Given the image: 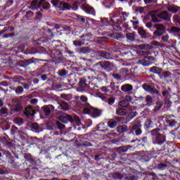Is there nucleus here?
<instances>
[{
	"label": "nucleus",
	"mask_w": 180,
	"mask_h": 180,
	"mask_svg": "<svg viewBox=\"0 0 180 180\" xmlns=\"http://www.w3.org/2000/svg\"><path fill=\"white\" fill-rule=\"evenodd\" d=\"M150 136H152V144L154 146H160L162 148L160 150L162 154H166L168 153V148H165V143H167V136L165 133L162 131V129L157 127L152 129L150 131Z\"/></svg>",
	"instance_id": "nucleus-1"
},
{
	"label": "nucleus",
	"mask_w": 180,
	"mask_h": 180,
	"mask_svg": "<svg viewBox=\"0 0 180 180\" xmlns=\"http://www.w3.org/2000/svg\"><path fill=\"white\" fill-rule=\"evenodd\" d=\"M51 4L55 6L56 11H70L71 8L73 11H77L79 1L75 2V4L72 5V7L68 3L60 1V0H51Z\"/></svg>",
	"instance_id": "nucleus-2"
},
{
	"label": "nucleus",
	"mask_w": 180,
	"mask_h": 180,
	"mask_svg": "<svg viewBox=\"0 0 180 180\" xmlns=\"http://www.w3.org/2000/svg\"><path fill=\"white\" fill-rule=\"evenodd\" d=\"M59 120L61 121L62 123L65 124L68 123V122H70V123H76L77 126H79L81 124V120L79 119V117L77 115L72 117L67 113H63L60 115Z\"/></svg>",
	"instance_id": "nucleus-3"
},
{
	"label": "nucleus",
	"mask_w": 180,
	"mask_h": 180,
	"mask_svg": "<svg viewBox=\"0 0 180 180\" xmlns=\"http://www.w3.org/2000/svg\"><path fill=\"white\" fill-rule=\"evenodd\" d=\"M129 134H135V136H141L143 134V125L140 121H134L129 126Z\"/></svg>",
	"instance_id": "nucleus-4"
},
{
	"label": "nucleus",
	"mask_w": 180,
	"mask_h": 180,
	"mask_svg": "<svg viewBox=\"0 0 180 180\" xmlns=\"http://www.w3.org/2000/svg\"><path fill=\"white\" fill-rule=\"evenodd\" d=\"M54 110H56V108L53 105H44L39 111L40 117L41 119L47 118L54 112Z\"/></svg>",
	"instance_id": "nucleus-5"
},
{
	"label": "nucleus",
	"mask_w": 180,
	"mask_h": 180,
	"mask_svg": "<svg viewBox=\"0 0 180 180\" xmlns=\"http://www.w3.org/2000/svg\"><path fill=\"white\" fill-rule=\"evenodd\" d=\"M84 113H85V115H91L92 117L96 118L102 116V110L88 105L84 108Z\"/></svg>",
	"instance_id": "nucleus-6"
},
{
	"label": "nucleus",
	"mask_w": 180,
	"mask_h": 180,
	"mask_svg": "<svg viewBox=\"0 0 180 180\" xmlns=\"http://www.w3.org/2000/svg\"><path fill=\"white\" fill-rule=\"evenodd\" d=\"M129 148H131V146H122L117 148L116 153H112L109 156L111 161H115L117 155H124V153H127Z\"/></svg>",
	"instance_id": "nucleus-7"
},
{
	"label": "nucleus",
	"mask_w": 180,
	"mask_h": 180,
	"mask_svg": "<svg viewBox=\"0 0 180 180\" xmlns=\"http://www.w3.org/2000/svg\"><path fill=\"white\" fill-rule=\"evenodd\" d=\"M171 18V15L168 14L167 11H162L160 14H153L152 15V20L154 22H158L161 21V19L163 20H168Z\"/></svg>",
	"instance_id": "nucleus-8"
},
{
	"label": "nucleus",
	"mask_w": 180,
	"mask_h": 180,
	"mask_svg": "<svg viewBox=\"0 0 180 180\" xmlns=\"http://www.w3.org/2000/svg\"><path fill=\"white\" fill-rule=\"evenodd\" d=\"M13 112H22L23 110V101L20 98L13 99V104L11 107Z\"/></svg>",
	"instance_id": "nucleus-9"
},
{
	"label": "nucleus",
	"mask_w": 180,
	"mask_h": 180,
	"mask_svg": "<svg viewBox=\"0 0 180 180\" xmlns=\"http://www.w3.org/2000/svg\"><path fill=\"white\" fill-rule=\"evenodd\" d=\"M24 158L26 164H29L27 169H33L36 167V159L30 153H25Z\"/></svg>",
	"instance_id": "nucleus-10"
},
{
	"label": "nucleus",
	"mask_w": 180,
	"mask_h": 180,
	"mask_svg": "<svg viewBox=\"0 0 180 180\" xmlns=\"http://www.w3.org/2000/svg\"><path fill=\"white\" fill-rule=\"evenodd\" d=\"M139 101L143 102V108H150L153 106V103H154V98L150 95H147L146 96H141L139 97Z\"/></svg>",
	"instance_id": "nucleus-11"
},
{
	"label": "nucleus",
	"mask_w": 180,
	"mask_h": 180,
	"mask_svg": "<svg viewBox=\"0 0 180 180\" xmlns=\"http://www.w3.org/2000/svg\"><path fill=\"white\" fill-rule=\"evenodd\" d=\"M119 123H120V117H116L109 120L107 124L110 129H115Z\"/></svg>",
	"instance_id": "nucleus-12"
},
{
	"label": "nucleus",
	"mask_w": 180,
	"mask_h": 180,
	"mask_svg": "<svg viewBox=\"0 0 180 180\" xmlns=\"http://www.w3.org/2000/svg\"><path fill=\"white\" fill-rule=\"evenodd\" d=\"M131 96H127L125 99L119 102V105L122 106V108H129L130 106V102H131Z\"/></svg>",
	"instance_id": "nucleus-13"
},
{
	"label": "nucleus",
	"mask_w": 180,
	"mask_h": 180,
	"mask_svg": "<svg viewBox=\"0 0 180 180\" xmlns=\"http://www.w3.org/2000/svg\"><path fill=\"white\" fill-rule=\"evenodd\" d=\"M129 70L126 68H122L120 70V75H122V77H127L128 78H131V77H134V72H129Z\"/></svg>",
	"instance_id": "nucleus-14"
},
{
	"label": "nucleus",
	"mask_w": 180,
	"mask_h": 180,
	"mask_svg": "<svg viewBox=\"0 0 180 180\" xmlns=\"http://www.w3.org/2000/svg\"><path fill=\"white\" fill-rule=\"evenodd\" d=\"M82 9H83L86 13H89V15H95V9H94L87 4H83Z\"/></svg>",
	"instance_id": "nucleus-15"
},
{
	"label": "nucleus",
	"mask_w": 180,
	"mask_h": 180,
	"mask_svg": "<svg viewBox=\"0 0 180 180\" xmlns=\"http://www.w3.org/2000/svg\"><path fill=\"white\" fill-rule=\"evenodd\" d=\"M24 115L27 117H30V116H34L36 115V110L33 108L32 106H28L25 108V112H24Z\"/></svg>",
	"instance_id": "nucleus-16"
},
{
	"label": "nucleus",
	"mask_w": 180,
	"mask_h": 180,
	"mask_svg": "<svg viewBox=\"0 0 180 180\" xmlns=\"http://www.w3.org/2000/svg\"><path fill=\"white\" fill-rule=\"evenodd\" d=\"M124 120L126 123H129V122H131L132 119H134L137 116V112H127V114L124 115Z\"/></svg>",
	"instance_id": "nucleus-17"
},
{
	"label": "nucleus",
	"mask_w": 180,
	"mask_h": 180,
	"mask_svg": "<svg viewBox=\"0 0 180 180\" xmlns=\"http://www.w3.org/2000/svg\"><path fill=\"white\" fill-rule=\"evenodd\" d=\"M58 109H60V110H70V105L68 103L65 102V101H60L58 102Z\"/></svg>",
	"instance_id": "nucleus-18"
},
{
	"label": "nucleus",
	"mask_w": 180,
	"mask_h": 180,
	"mask_svg": "<svg viewBox=\"0 0 180 180\" xmlns=\"http://www.w3.org/2000/svg\"><path fill=\"white\" fill-rule=\"evenodd\" d=\"M97 68H112L113 65L110 64L109 61L100 62L96 65Z\"/></svg>",
	"instance_id": "nucleus-19"
},
{
	"label": "nucleus",
	"mask_w": 180,
	"mask_h": 180,
	"mask_svg": "<svg viewBox=\"0 0 180 180\" xmlns=\"http://www.w3.org/2000/svg\"><path fill=\"white\" fill-rule=\"evenodd\" d=\"M136 141H138L141 146H146V144L148 143V138L147 136H143L141 139H136L135 140L131 141V143H136Z\"/></svg>",
	"instance_id": "nucleus-20"
},
{
	"label": "nucleus",
	"mask_w": 180,
	"mask_h": 180,
	"mask_svg": "<svg viewBox=\"0 0 180 180\" xmlns=\"http://www.w3.org/2000/svg\"><path fill=\"white\" fill-rule=\"evenodd\" d=\"M143 129L146 131H148L150 129H153V120L151 119H148L143 124Z\"/></svg>",
	"instance_id": "nucleus-21"
},
{
	"label": "nucleus",
	"mask_w": 180,
	"mask_h": 180,
	"mask_svg": "<svg viewBox=\"0 0 180 180\" xmlns=\"http://www.w3.org/2000/svg\"><path fill=\"white\" fill-rule=\"evenodd\" d=\"M164 106V102L161 101H156V105L153 109V113H157V112H160L161 110V108Z\"/></svg>",
	"instance_id": "nucleus-22"
},
{
	"label": "nucleus",
	"mask_w": 180,
	"mask_h": 180,
	"mask_svg": "<svg viewBox=\"0 0 180 180\" xmlns=\"http://www.w3.org/2000/svg\"><path fill=\"white\" fill-rule=\"evenodd\" d=\"M121 91L123 92H131L133 91V85L126 84L121 86Z\"/></svg>",
	"instance_id": "nucleus-23"
},
{
	"label": "nucleus",
	"mask_w": 180,
	"mask_h": 180,
	"mask_svg": "<svg viewBox=\"0 0 180 180\" xmlns=\"http://www.w3.org/2000/svg\"><path fill=\"white\" fill-rule=\"evenodd\" d=\"M49 129H52V130H54V129H58L59 130H63V129H65V125H64L60 122H56V126L54 125L53 123H52V127H50Z\"/></svg>",
	"instance_id": "nucleus-24"
},
{
	"label": "nucleus",
	"mask_w": 180,
	"mask_h": 180,
	"mask_svg": "<svg viewBox=\"0 0 180 180\" xmlns=\"http://www.w3.org/2000/svg\"><path fill=\"white\" fill-rule=\"evenodd\" d=\"M97 77L96 79H98V81H108V75L103 72H100L97 75Z\"/></svg>",
	"instance_id": "nucleus-25"
},
{
	"label": "nucleus",
	"mask_w": 180,
	"mask_h": 180,
	"mask_svg": "<svg viewBox=\"0 0 180 180\" xmlns=\"http://www.w3.org/2000/svg\"><path fill=\"white\" fill-rule=\"evenodd\" d=\"M9 115V110L6 107H1L0 108V116L6 117Z\"/></svg>",
	"instance_id": "nucleus-26"
},
{
	"label": "nucleus",
	"mask_w": 180,
	"mask_h": 180,
	"mask_svg": "<svg viewBox=\"0 0 180 180\" xmlns=\"http://www.w3.org/2000/svg\"><path fill=\"white\" fill-rule=\"evenodd\" d=\"M39 8H43L44 9H49L50 4L46 2V0H41L39 4Z\"/></svg>",
	"instance_id": "nucleus-27"
},
{
	"label": "nucleus",
	"mask_w": 180,
	"mask_h": 180,
	"mask_svg": "<svg viewBox=\"0 0 180 180\" xmlns=\"http://www.w3.org/2000/svg\"><path fill=\"white\" fill-rule=\"evenodd\" d=\"M32 129L35 133H40L41 131H43V129L40 127V125L37 124V122H34L32 124Z\"/></svg>",
	"instance_id": "nucleus-28"
},
{
	"label": "nucleus",
	"mask_w": 180,
	"mask_h": 180,
	"mask_svg": "<svg viewBox=\"0 0 180 180\" xmlns=\"http://www.w3.org/2000/svg\"><path fill=\"white\" fill-rule=\"evenodd\" d=\"M97 131H102V133H106L108 129L105 127V123L101 122L97 125Z\"/></svg>",
	"instance_id": "nucleus-29"
},
{
	"label": "nucleus",
	"mask_w": 180,
	"mask_h": 180,
	"mask_svg": "<svg viewBox=\"0 0 180 180\" xmlns=\"http://www.w3.org/2000/svg\"><path fill=\"white\" fill-rule=\"evenodd\" d=\"M116 130L117 133L122 134V133H124V131H127L128 127H127V125H120L116 128Z\"/></svg>",
	"instance_id": "nucleus-30"
},
{
	"label": "nucleus",
	"mask_w": 180,
	"mask_h": 180,
	"mask_svg": "<svg viewBox=\"0 0 180 180\" xmlns=\"http://www.w3.org/2000/svg\"><path fill=\"white\" fill-rule=\"evenodd\" d=\"M127 113V111H126L123 108L116 109V115H117V116H126Z\"/></svg>",
	"instance_id": "nucleus-31"
},
{
	"label": "nucleus",
	"mask_w": 180,
	"mask_h": 180,
	"mask_svg": "<svg viewBox=\"0 0 180 180\" xmlns=\"http://www.w3.org/2000/svg\"><path fill=\"white\" fill-rule=\"evenodd\" d=\"M138 64H139V65H142V67H148V65H150L151 64V63H150V61L147 60V58H145L144 60H139L138 62Z\"/></svg>",
	"instance_id": "nucleus-32"
},
{
	"label": "nucleus",
	"mask_w": 180,
	"mask_h": 180,
	"mask_svg": "<svg viewBox=\"0 0 180 180\" xmlns=\"http://www.w3.org/2000/svg\"><path fill=\"white\" fill-rule=\"evenodd\" d=\"M158 169H160V171H164L168 168V164L167 163H159L157 165Z\"/></svg>",
	"instance_id": "nucleus-33"
},
{
	"label": "nucleus",
	"mask_w": 180,
	"mask_h": 180,
	"mask_svg": "<svg viewBox=\"0 0 180 180\" xmlns=\"http://www.w3.org/2000/svg\"><path fill=\"white\" fill-rule=\"evenodd\" d=\"M127 39L129 41H134V39H136V33H128L127 34Z\"/></svg>",
	"instance_id": "nucleus-34"
},
{
	"label": "nucleus",
	"mask_w": 180,
	"mask_h": 180,
	"mask_svg": "<svg viewBox=\"0 0 180 180\" xmlns=\"http://www.w3.org/2000/svg\"><path fill=\"white\" fill-rule=\"evenodd\" d=\"M162 71V68H150V72H153L154 74H158V75H161V72Z\"/></svg>",
	"instance_id": "nucleus-35"
},
{
	"label": "nucleus",
	"mask_w": 180,
	"mask_h": 180,
	"mask_svg": "<svg viewBox=\"0 0 180 180\" xmlns=\"http://www.w3.org/2000/svg\"><path fill=\"white\" fill-rule=\"evenodd\" d=\"M148 177H149L150 180H158V179L157 174H155L154 172L149 173Z\"/></svg>",
	"instance_id": "nucleus-36"
},
{
	"label": "nucleus",
	"mask_w": 180,
	"mask_h": 180,
	"mask_svg": "<svg viewBox=\"0 0 180 180\" xmlns=\"http://www.w3.org/2000/svg\"><path fill=\"white\" fill-rule=\"evenodd\" d=\"M79 86L80 88H88V86L86 85V83L84 79L79 82Z\"/></svg>",
	"instance_id": "nucleus-37"
},
{
	"label": "nucleus",
	"mask_w": 180,
	"mask_h": 180,
	"mask_svg": "<svg viewBox=\"0 0 180 180\" xmlns=\"http://www.w3.org/2000/svg\"><path fill=\"white\" fill-rule=\"evenodd\" d=\"M0 151L1 153L2 157H11V152L5 150L4 149L1 150Z\"/></svg>",
	"instance_id": "nucleus-38"
},
{
	"label": "nucleus",
	"mask_w": 180,
	"mask_h": 180,
	"mask_svg": "<svg viewBox=\"0 0 180 180\" xmlns=\"http://www.w3.org/2000/svg\"><path fill=\"white\" fill-rule=\"evenodd\" d=\"M13 70L16 74H20V75H23L26 72V70L20 68H14Z\"/></svg>",
	"instance_id": "nucleus-39"
},
{
	"label": "nucleus",
	"mask_w": 180,
	"mask_h": 180,
	"mask_svg": "<svg viewBox=\"0 0 180 180\" xmlns=\"http://www.w3.org/2000/svg\"><path fill=\"white\" fill-rule=\"evenodd\" d=\"M92 143L87 141H83L82 143V147H92Z\"/></svg>",
	"instance_id": "nucleus-40"
},
{
	"label": "nucleus",
	"mask_w": 180,
	"mask_h": 180,
	"mask_svg": "<svg viewBox=\"0 0 180 180\" xmlns=\"http://www.w3.org/2000/svg\"><path fill=\"white\" fill-rule=\"evenodd\" d=\"M168 11H169V12H173V13H176V12H178V7L175 6H170L169 7Z\"/></svg>",
	"instance_id": "nucleus-41"
},
{
	"label": "nucleus",
	"mask_w": 180,
	"mask_h": 180,
	"mask_svg": "<svg viewBox=\"0 0 180 180\" xmlns=\"http://www.w3.org/2000/svg\"><path fill=\"white\" fill-rule=\"evenodd\" d=\"M68 72H67V70H65V69H63L58 71V75L60 77H65V75H67Z\"/></svg>",
	"instance_id": "nucleus-42"
},
{
	"label": "nucleus",
	"mask_w": 180,
	"mask_h": 180,
	"mask_svg": "<svg viewBox=\"0 0 180 180\" xmlns=\"http://www.w3.org/2000/svg\"><path fill=\"white\" fill-rule=\"evenodd\" d=\"M124 180H137V177L134 175H128L124 176Z\"/></svg>",
	"instance_id": "nucleus-43"
},
{
	"label": "nucleus",
	"mask_w": 180,
	"mask_h": 180,
	"mask_svg": "<svg viewBox=\"0 0 180 180\" xmlns=\"http://www.w3.org/2000/svg\"><path fill=\"white\" fill-rule=\"evenodd\" d=\"M83 80H84V82H86V85L87 86H89V85H91V77H85L83 78Z\"/></svg>",
	"instance_id": "nucleus-44"
},
{
	"label": "nucleus",
	"mask_w": 180,
	"mask_h": 180,
	"mask_svg": "<svg viewBox=\"0 0 180 180\" xmlns=\"http://www.w3.org/2000/svg\"><path fill=\"white\" fill-rule=\"evenodd\" d=\"M114 179H122V174L120 172H115L112 175Z\"/></svg>",
	"instance_id": "nucleus-45"
},
{
	"label": "nucleus",
	"mask_w": 180,
	"mask_h": 180,
	"mask_svg": "<svg viewBox=\"0 0 180 180\" xmlns=\"http://www.w3.org/2000/svg\"><path fill=\"white\" fill-rule=\"evenodd\" d=\"M143 88L146 92H150L153 88V86L148 85V84H143Z\"/></svg>",
	"instance_id": "nucleus-46"
},
{
	"label": "nucleus",
	"mask_w": 180,
	"mask_h": 180,
	"mask_svg": "<svg viewBox=\"0 0 180 180\" xmlns=\"http://www.w3.org/2000/svg\"><path fill=\"white\" fill-rule=\"evenodd\" d=\"M73 44L74 46H75V47H79L82 46V44H84L82 43V41L79 40V41H73Z\"/></svg>",
	"instance_id": "nucleus-47"
},
{
	"label": "nucleus",
	"mask_w": 180,
	"mask_h": 180,
	"mask_svg": "<svg viewBox=\"0 0 180 180\" xmlns=\"http://www.w3.org/2000/svg\"><path fill=\"white\" fill-rule=\"evenodd\" d=\"M15 122L18 126H22L23 124V120L22 118L18 117L15 120Z\"/></svg>",
	"instance_id": "nucleus-48"
},
{
	"label": "nucleus",
	"mask_w": 180,
	"mask_h": 180,
	"mask_svg": "<svg viewBox=\"0 0 180 180\" xmlns=\"http://www.w3.org/2000/svg\"><path fill=\"white\" fill-rule=\"evenodd\" d=\"M107 103L110 106H112V105H113V103H115V98H113V97L108 98V101L107 102Z\"/></svg>",
	"instance_id": "nucleus-49"
},
{
	"label": "nucleus",
	"mask_w": 180,
	"mask_h": 180,
	"mask_svg": "<svg viewBox=\"0 0 180 180\" xmlns=\"http://www.w3.org/2000/svg\"><path fill=\"white\" fill-rule=\"evenodd\" d=\"M103 57H104L106 60H110V58H112V56H110V53L108 52L103 53Z\"/></svg>",
	"instance_id": "nucleus-50"
},
{
	"label": "nucleus",
	"mask_w": 180,
	"mask_h": 180,
	"mask_svg": "<svg viewBox=\"0 0 180 180\" xmlns=\"http://www.w3.org/2000/svg\"><path fill=\"white\" fill-rule=\"evenodd\" d=\"M149 94H151V95H158L160 92L152 87V89H150V91H149Z\"/></svg>",
	"instance_id": "nucleus-51"
},
{
	"label": "nucleus",
	"mask_w": 180,
	"mask_h": 180,
	"mask_svg": "<svg viewBox=\"0 0 180 180\" xmlns=\"http://www.w3.org/2000/svg\"><path fill=\"white\" fill-rule=\"evenodd\" d=\"M162 75L165 78H169V77H171L172 74H171V72H164L162 73Z\"/></svg>",
	"instance_id": "nucleus-52"
},
{
	"label": "nucleus",
	"mask_w": 180,
	"mask_h": 180,
	"mask_svg": "<svg viewBox=\"0 0 180 180\" xmlns=\"http://www.w3.org/2000/svg\"><path fill=\"white\" fill-rule=\"evenodd\" d=\"M112 77L117 79V81H122V76L119 75L118 74H113Z\"/></svg>",
	"instance_id": "nucleus-53"
},
{
	"label": "nucleus",
	"mask_w": 180,
	"mask_h": 180,
	"mask_svg": "<svg viewBox=\"0 0 180 180\" xmlns=\"http://www.w3.org/2000/svg\"><path fill=\"white\" fill-rule=\"evenodd\" d=\"M176 125V121H175V120H172L169 123V127H175Z\"/></svg>",
	"instance_id": "nucleus-54"
},
{
	"label": "nucleus",
	"mask_w": 180,
	"mask_h": 180,
	"mask_svg": "<svg viewBox=\"0 0 180 180\" xmlns=\"http://www.w3.org/2000/svg\"><path fill=\"white\" fill-rule=\"evenodd\" d=\"M171 32H172V33H178V32H180V29L178 28V27H173L172 28V30H171Z\"/></svg>",
	"instance_id": "nucleus-55"
},
{
	"label": "nucleus",
	"mask_w": 180,
	"mask_h": 180,
	"mask_svg": "<svg viewBox=\"0 0 180 180\" xmlns=\"http://www.w3.org/2000/svg\"><path fill=\"white\" fill-rule=\"evenodd\" d=\"M15 92L16 94H22V92H23V87L22 86L17 87V89H15Z\"/></svg>",
	"instance_id": "nucleus-56"
},
{
	"label": "nucleus",
	"mask_w": 180,
	"mask_h": 180,
	"mask_svg": "<svg viewBox=\"0 0 180 180\" xmlns=\"http://www.w3.org/2000/svg\"><path fill=\"white\" fill-rule=\"evenodd\" d=\"M157 29L158 30H162V31H164L165 30V27H164V25H161V24H159L156 26Z\"/></svg>",
	"instance_id": "nucleus-57"
},
{
	"label": "nucleus",
	"mask_w": 180,
	"mask_h": 180,
	"mask_svg": "<svg viewBox=\"0 0 180 180\" xmlns=\"http://www.w3.org/2000/svg\"><path fill=\"white\" fill-rule=\"evenodd\" d=\"M51 136H60V132L53 130V131H51L50 132Z\"/></svg>",
	"instance_id": "nucleus-58"
},
{
	"label": "nucleus",
	"mask_w": 180,
	"mask_h": 180,
	"mask_svg": "<svg viewBox=\"0 0 180 180\" xmlns=\"http://www.w3.org/2000/svg\"><path fill=\"white\" fill-rule=\"evenodd\" d=\"M37 102H39V100H37V98H32L30 100V103L32 105H37Z\"/></svg>",
	"instance_id": "nucleus-59"
},
{
	"label": "nucleus",
	"mask_w": 180,
	"mask_h": 180,
	"mask_svg": "<svg viewBox=\"0 0 180 180\" xmlns=\"http://www.w3.org/2000/svg\"><path fill=\"white\" fill-rule=\"evenodd\" d=\"M136 11V12H139V13H143L144 8H143V7H137Z\"/></svg>",
	"instance_id": "nucleus-60"
},
{
	"label": "nucleus",
	"mask_w": 180,
	"mask_h": 180,
	"mask_svg": "<svg viewBox=\"0 0 180 180\" xmlns=\"http://www.w3.org/2000/svg\"><path fill=\"white\" fill-rule=\"evenodd\" d=\"M80 53H82V54H86V53H88V48H82Z\"/></svg>",
	"instance_id": "nucleus-61"
},
{
	"label": "nucleus",
	"mask_w": 180,
	"mask_h": 180,
	"mask_svg": "<svg viewBox=\"0 0 180 180\" xmlns=\"http://www.w3.org/2000/svg\"><path fill=\"white\" fill-rule=\"evenodd\" d=\"M32 16H33V12H32L30 11H27L26 17L27 18H32Z\"/></svg>",
	"instance_id": "nucleus-62"
},
{
	"label": "nucleus",
	"mask_w": 180,
	"mask_h": 180,
	"mask_svg": "<svg viewBox=\"0 0 180 180\" xmlns=\"http://www.w3.org/2000/svg\"><path fill=\"white\" fill-rule=\"evenodd\" d=\"M37 2H39L38 0H34L32 3H31V6L32 8H34L36 6V5H37Z\"/></svg>",
	"instance_id": "nucleus-63"
},
{
	"label": "nucleus",
	"mask_w": 180,
	"mask_h": 180,
	"mask_svg": "<svg viewBox=\"0 0 180 180\" xmlns=\"http://www.w3.org/2000/svg\"><path fill=\"white\" fill-rule=\"evenodd\" d=\"M174 75H180V69H177L174 70Z\"/></svg>",
	"instance_id": "nucleus-64"
}]
</instances>
